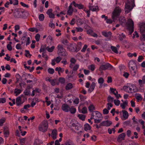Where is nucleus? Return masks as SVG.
<instances>
[{
    "mask_svg": "<svg viewBox=\"0 0 145 145\" xmlns=\"http://www.w3.org/2000/svg\"><path fill=\"white\" fill-rule=\"evenodd\" d=\"M134 0H127V3H125V12L126 13H128L132 10L134 7Z\"/></svg>",
    "mask_w": 145,
    "mask_h": 145,
    "instance_id": "nucleus-1",
    "label": "nucleus"
},
{
    "mask_svg": "<svg viewBox=\"0 0 145 145\" xmlns=\"http://www.w3.org/2000/svg\"><path fill=\"white\" fill-rule=\"evenodd\" d=\"M57 54L60 56H65L67 55L65 49L63 48V45L59 44L57 46Z\"/></svg>",
    "mask_w": 145,
    "mask_h": 145,
    "instance_id": "nucleus-2",
    "label": "nucleus"
},
{
    "mask_svg": "<svg viewBox=\"0 0 145 145\" xmlns=\"http://www.w3.org/2000/svg\"><path fill=\"white\" fill-rule=\"evenodd\" d=\"M24 12V11H22L21 9H19L14 11V16L16 18H24L26 17Z\"/></svg>",
    "mask_w": 145,
    "mask_h": 145,
    "instance_id": "nucleus-3",
    "label": "nucleus"
},
{
    "mask_svg": "<svg viewBox=\"0 0 145 145\" xmlns=\"http://www.w3.org/2000/svg\"><path fill=\"white\" fill-rule=\"evenodd\" d=\"M48 123L47 121H43L39 125L38 128L39 131L43 132H46L47 130Z\"/></svg>",
    "mask_w": 145,
    "mask_h": 145,
    "instance_id": "nucleus-4",
    "label": "nucleus"
},
{
    "mask_svg": "<svg viewBox=\"0 0 145 145\" xmlns=\"http://www.w3.org/2000/svg\"><path fill=\"white\" fill-rule=\"evenodd\" d=\"M126 25L127 29L129 31V33L131 34L134 31V22L130 18L128 19V21L126 23Z\"/></svg>",
    "mask_w": 145,
    "mask_h": 145,
    "instance_id": "nucleus-5",
    "label": "nucleus"
},
{
    "mask_svg": "<svg viewBox=\"0 0 145 145\" xmlns=\"http://www.w3.org/2000/svg\"><path fill=\"white\" fill-rule=\"evenodd\" d=\"M121 10L119 7H116L112 13V18L113 19H116L119 16Z\"/></svg>",
    "mask_w": 145,
    "mask_h": 145,
    "instance_id": "nucleus-6",
    "label": "nucleus"
},
{
    "mask_svg": "<svg viewBox=\"0 0 145 145\" xmlns=\"http://www.w3.org/2000/svg\"><path fill=\"white\" fill-rule=\"evenodd\" d=\"M112 67H113L112 65L109 63H107L101 65L99 68V70L102 71L106 69L111 70Z\"/></svg>",
    "mask_w": 145,
    "mask_h": 145,
    "instance_id": "nucleus-7",
    "label": "nucleus"
},
{
    "mask_svg": "<svg viewBox=\"0 0 145 145\" xmlns=\"http://www.w3.org/2000/svg\"><path fill=\"white\" fill-rule=\"evenodd\" d=\"M76 48V44H70L69 45H67V48L70 51L77 52Z\"/></svg>",
    "mask_w": 145,
    "mask_h": 145,
    "instance_id": "nucleus-8",
    "label": "nucleus"
},
{
    "mask_svg": "<svg viewBox=\"0 0 145 145\" xmlns=\"http://www.w3.org/2000/svg\"><path fill=\"white\" fill-rule=\"evenodd\" d=\"M70 108L68 105L64 104L62 105L61 109L63 111L67 112L69 111Z\"/></svg>",
    "mask_w": 145,
    "mask_h": 145,
    "instance_id": "nucleus-9",
    "label": "nucleus"
},
{
    "mask_svg": "<svg viewBox=\"0 0 145 145\" xmlns=\"http://www.w3.org/2000/svg\"><path fill=\"white\" fill-rule=\"evenodd\" d=\"M111 121L109 120L105 121H102L100 123V125L102 126H109L112 124Z\"/></svg>",
    "mask_w": 145,
    "mask_h": 145,
    "instance_id": "nucleus-10",
    "label": "nucleus"
},
{
    "mask_svg": "<svg viewBox=\"0 0 145 145\" xmlns=\"http://www.w3.org/2000/svg\"><path fill=\"white\" fill-rule=\"evenodd\" d=\"M125 136V134L124 133H123L120 134L117 139V140L119 142H121L122 140H124V138Z\"/></svg>",
    "mask_w": 145,
    "mask_h": 145,
    "instance_id": "nucleus-11",
    "label": "nucleus"
},
{
    "mask_svg": "<svg viewBox=\"0 0 145 145\" xmlns=\"http://www.w3.org/2000/svg\"><path fill=\"white\" fill-rule=\"evenodd\" d=\"M129 89L131 93L136 92L138 90L137 88L134 85H131L130 87L129 86Z\"/></svg>",
    "mask_w": 145,
    "mask_h": 145,
    "instance_id": "nucleus-12",
    "label": "nucleus"
},
{
    "mask_svg": "<svg viewBox=\"0 0 145 145\" xmlns=\"http://www.w3.org/2000/svg\"><path fill=\"white\" fill-rule=\"evenodd\" d=\"M46 14L48 15L50 18H55V15L52 13V9L50 8L48 9L46 12Z\"/></svg>",
    "mask_w": 145,
    "mask_h": 145,
    "instance_id": "nucleus-13",
    "label": "nucleus"
},
{
    "mask_svg": "<svg viewBox=\"0 0 145 145\" xmlns=\"http://www.w3.org/2000/svg\"><path fill=\"white\" fill-rule=\"evenodd\" d=\"M138 82L139 85L141 87L143 86V84H145V75L142 77V80L139 79Z\"/></svg>",
    "mask_w": 145,
    "mask_h": 145,
    "instance_id": "nucleus-14",
    "label": "nucleus"
},
{
    "mask_svg": "<svg viewBox=\"0 0 145 145\" xmlns=\"http://www.w3.org/2000/svg\"><path fill=\"white\" fill-rule=\"evenodd\" d=\"M102 35L106 37H110L112 35V33L110 31L107 32L106 31H103L102 33Z\"/></svg>",
    "mask_w": 145,
    "mask_h": 145,
    "instance_id": "nucleus-15",
    "label": "nucleus"
},
{
    "mask_svg": "<svg viewBox=\"0 0 145 145\" xmlns=\"http://www.w3.org/2000/svg\"><path fill=\"white\" fill-rule=\"evenodd\" d=\"M72 3H71L69 7V9L67 12V14L69 15H71L72 14L73 11V9L72 6Z\"/></svg>",
    "mask_w": 145,
    "mask_h": 145,
    "instance_id": "nucleus-16",
    "label": "nucleus"
},
{
    "mask_svg": "<svg viewBox=\"0 0 145 145\" xmlns=\"http://www.w3.org/2000/svg\"><path fill=\"white\" fill-rule=\"evenodd\" d=\"M95 86V83L94 82H93L91 84L90 88L88 90V91L91 93L93 91L94 89Z\"/></svg>",
    "mask_w": 145,
    "mask_h": 145,
    "instance_id": "nucleus-17",
    "label": "nucleus"
},
{
    "mask_svg": "<svg viewBox=\"0 0 145 145\" xmlns=\"http://www.w3.org/2000/svg\"><path fill=\"white\" fill-rule=\"evenodd\" d=\"M57 133V131L56 129L53 130L52 131V136L54 140L56 138Z\"/></svg>",
    "mask_w": 145,
    "mask_h": 145,
    "instance_id": "nucleus-18",
    "label": "nucleus"
},
{
    "mask_svg": "<svg viewBox=\"0 0 145 145\" xmlns=\"http://www.w3.org/2000/svg\"><path fill=\"white\" fill-rule=\"evenodd\" d=\"M16 104L18 106L21 105L22 104L21 98L20 96L18 97L16 99Z\"/></svg>",
    "mask_w": 145,
    "mask_h": 145,
    "instance_id": "nucleus-19",
    "label": "nucleus"
},
{
    "mask_svg": "<svg viewBox=\"0 0 145 145\" xmlns=\"http://www.w3.org/2000/svg\"><path fill=\"white\" fill-rule=\"evenodd\" d=\"M122 112H123V117L125 119V120L127 119L129 116V114L127 112L123 110Z\"/></svg>",
    "mask_w": 145,
    "mask_h": 145,
    "instance_id": "nucleus-20",
    "label": "nucleus"
},
{
    "mask_svg": "<svg viewBox=\"0 0 145 145\" xmlns=\"http://www.w3.org/2000/svg\"><path fill=\"white\" fill-rule=\"evenodd\" d=\"M142 34V35L140 36V40L141 41L145 40V29L144 30H140Z\"/></svg>",
    "mask_w": 145,
    "mask_h": 145,
    "instance_id": "nucleus-21",
    "label": "nucleus"
},
{
    "mask_svg": "<svg viewBox=\"0 0 145 145\" xmlns=\"http://www.w3.org/2000/svg\"><path fill=\"white\" fill-rule=\"evenodd\" d=\"M129 66L130 68H132L133 66L134 67H136V64L133 61H130L129 63Z\"/></svg>",
    "mask_w": 145,
    "mask_h": 145,
    "instance_id": "nucleus-22",
    "label": "nucleus"
},
{
    "mask_svg": "<svg viewBox=\"0 0 145 145\" xmlns=\"http://www.w3.org/2000/svg\"><path fill=\"white\" fill-rule=\"evenodd\" d=\"M73 85L71 83H69L67 84L65 87V89L67 90L71 89L73 88Z\"/></svg>",
    "mask_w": 145,
    "mask_h": 145,
    "instance_id": "nucleus-23",
    "label": "nucleus"
},
{
    "mask_svg": "<svg viewBox=\"0 0 145 145\" xmlns=\"http://www.w3.org/2000/svg\"><path fill=\"white\" fill-rule=\"evenodd\" d=\"M4 133L5 135L6 136V137H7L9 135V132L8 129V128L7 127H5L3 128Z\"/></svg>",
    "mask_w": 145,
    "mask_h": 145,
    "instance_id": "nucleus-24",
    "label": "nucleus"
},
{
    "mask_svg": "<svg viewBox=\"0 0 145 145\" xmlns=\"http://www.w3.org/2000/svg\"><path fill=\"white\" fill-rule=\"evenodd\" d=\"M95 117L96 118H99L102 117V114L98 111H95Z\"/></svg>",
    "mask_w": 145,
    "mask_h": 145,
    "instance_id": "nucleus-25",
    "label": "nucleus"
},
{
    "mask_svg": "<svg viewBox=\"0 0 145 145\" xmlns=\"http://www.w3.org/2000/svg\"><path fill=\"white\" fill-rule=\"evenodd\" d=\"M16 83H18L20 81V80H22V78L18 74H16Z\"/></svg>",
    "mask_w": 145,
    "mask_h": 145,
    "instance_id": "nucleus-26",
    "label": "nucleus"
},
{
    "mask_svg": "<svg viewBox=\"0 0 145 145\" xmlns=\"http://www.w3.org/2000/svg\"><path fill=\"white\" fill-rule=\"evenodd\" d=\"M119 21L121 25L124 24L125 22V19L123 17H121L119 18Z\"/></svg>",
    "mask_w": 145,
    "mask_h": 145,
    "instance_id": "nucleus-27",
    "label": "nucleus"
},
{
    "mask_svg": "<svg viewBox=\"0 0 145 145\" xmlns=\"http://www.w3.org/2000/svg\"><path fill=\"white\" fill-rule=\"evenodd\" d=\"M84 129L86 131L90 130L91 127L90 126L88 123H86L85 124L84 127Z\"/></svg>",
    "mask_w": 145,
    "mask_h": 145,
    "instance_id": "nucleus-28",
    "label": "nucleus"
},
{
    "mask_svg": "<svg viewBox=\"0 0 145 145\" xmlns=\"http://www.w3.org/2000/svg\"><path fill=\"white\" fill-rule=\"evenodd\" d=\"M82 43L80 42H78L77 44V46H76V49L77 52L79 51L81 48Z\"/></svg>",
    "mask_w": 145,
    "mask_h": 145,
    "instance_id": "nucleus-29",
    "label": "nucleus"
},
{
    "mask_svg": "<svg viewBox=\"0 0 145 145\" xmlns=\"http://www.w3.org/2000/svg\"><path fill=\"white\" fill-rule=\"evenodd\" d=\"M111 49L113 52L116 54H118V52L116 47L112 46H111Z\"/></svg>",
    "mask_w": 145,
    "mask_h": 145,
    "instance_id": "nucleus-30",
    "label": "nucleus"
},
{
    "mask_svg": "<svg viewBox=\"0 0 145 145\" xmlns=\"http://www.w3.org/2000/svg\"><path fill=\"white\" fill-rule=\"evenodd\" d=\"M140 30H144L145 29V23H142L140 24Z\"/></svg>",
    "mask_w": 145,
    "mask_h": 145,
    "instance_id": "nucleus-31",
    "label": "nucleus"
},
{
    "mask_svg": "<svg viewBox=\"0 0 145 145\" xmlns=\"http://www.w3.org/2000/svg\"><path fill=\"white\" fill-rule=\"evenodd\" d=\"M89 10L93 11H96L98 8V6H96L95 8H94L93 6H91V5L89 6Z\"/></svg>",
    "mask_w": 145,
    "mask_h": 145,
    "instance_id": "nucleus-32",
    "label": "nucleus"
},
{
    "mask_svg": "<svg viewBox=\"0 0 145 145\" xmlns=\"http://www.w3.org/2000/svg\"><path fill=\"white\" fill-rule=\"evenodd\" d=\"M55 70L56 71H57L58 72H60L62 73L64 71V69L63 68H61L59 67H57L56 68Z\"/></svg>",
    "mask_w": 145,
    "mask_h": 145,
    "instance_id": "nucleus-33",
    "label": "nucleus"
},
{
    "mask_svg": "<svg viewBox=\"0 0 145 145\" xmlns=\"http://www.w3.org/2000/svg\"><path fill=\"white\" fill-rule=\"evenodd\" d=\"M114 98L112 97L110 95H109L107 98V101L108 103H112L114 101Z\"/></svg>",
    "mask_w": 145,
    "mask_h": 145,
    "instance_id": "nucleus-34",
    "label": "nucleus"
},
{
    "mask_svg": "<svg viewBox=\"0 0 145 145\" xmlns=\"http://www.w3.org/2000/svg\"><path fill=\"white\" fill-rule=\"evenodd\" d=\"M125 36L124 35L123 33H122L121 35H120V36L119 37V39L121 41H122L123 40V39H125Z\"/></svg>",
    "mask_w": 145,
    "mask_h": 145,
    "instance_id": "nucleus-35",
    "label": "nucleus"
},
{
    "mask_svg": "<svg viewBox=\"0 0 145 145\" xmlns=\"http://www.w3.org/2000/svg\"><path fill=\"white\" fill-rule=\"evenodd\" d=\"M55 48L54 46H52L51 48H49L48 46L47 47L46 49L49 52H52L53 51Z\"/></svg>",
    "mask_w": 145,
    "mask_h": 145,
    "instance_id": "nucleus-36",
    "label": "nucleus"
},
{
    "mask_svg": "<svg viewBox=\"0 0 145 145\" xmlns=\"http://www.w3.org/2000/svg\"><path fill=\"white\" fill-rule=\"evenodd\" d=\"M69 111L71 114H73L76 112V109L75 108L72 106L71 108H70Z\"/></svg>",
    "mask_w": 145,
    "mask_h": 145,
    "instance_id": "nucleus-37",
    "label": "nucleus"
},
{
    "mask_svg": "<svg viewBox=\"0 0 145 145\" xmlns=\"http://www.w3.org/2000/svg\"><path fill=\"white\" fill-rule=\"evenodd\" d=\"M78 117L80 119L84 121L85 120L86 116L83 114H80L78 115Z\"/></svg>",
    "mask_w": 145,
    "mask_h": 145,
    "instance_id": "nucleus-38",
    "label": "nucleus"
},
{
    "mask_svg": "<svg viewBox=\"0 0 145 145\" xmlns=\"http://www.w3.org/2000/svg\"><path fill=\"white\" fill-rule=\"evenodd\" d=\"M88 109L90 112H93L95 110V108L93 105H91L88 107Z\"/></svg>",
    "mask_w": 145,
    "mask_h": 145,
    "instance_id": "nucleus-39",
    "label": "nucleus"
},
{
    "mask_svg": "<svg viewBox=\"0 0 145 145\" xmlns=\"http://www.w3.org/2000/svg\"><path fill=\"white\" fill-rule=\"evenodd\" d=\"M65 144V145H74L73 142L70 140H67Z\"/></svg>",
    "mask_w": 145,
    "mask_h": 145,
    "instance_id": "nucleus-40",
    "label": "nucleus"
},
{
    "mask_svg": "<svg viewBox=\"0 0 145 145\" xmlns=\"http://www.w3.org/2000/svg\"><path fill=\"white\" fill-rule=\"evenodd\" d=\"M140 48L142 50L145 52V44L144 43H142L139 45Z\"/></svg>",
    "mask_w": 145,
    "mask_h": 145,
    "instance_id": "nucleus-41",
    "label": "nucleus"
},
{
    "mask_svg": "<svg viewBox=\"0 0 145 145\" xmlns=\"http://www.w3.org/2000/svg\"><path fill=\"white\" fill-rule=\"evenodd\" d=\"M44 16L43 14H40L39 16V19L40 21H43L44 19Z\"/></svg>",
    "mask_w": 145,
    "mask_h": 145,
    "instance_id": "nucleus-42",
    "label": "nucleus"
},
{
    "mask_svg": "<svg viewBox=\"0 0 145 145\" xmlns=\"http://www.w3.org/2000/svg\"><path fill=\"white\" fill-rule=\"evenodd\" d=\"M21 92V90L20 89H16L14 91V93L16 94V95L18 96Z\"/></svg>",
    "mask_w": 145,
    "mask_h": 145,
    "instance_id": "nucleus-43",
    "label": "nucleus"
},
{
    "mask_svg": "<svg viewBox=\"0 0 145 145\" xmlns=\"http://www.w3.org/2000/svg\"><path fill=\"white\" fill-rule=\"evenodd\" d=\"M61 42L63 43L64 45L67 46V45H68L67 43H68V40L67 39H64L63 40L61 41Z\"/></svg>",
    "mask_w": 145,
    "mask_h": 145,
    "instance_id": "nucleus-44",
    "label": "nucleus"
},
{
    "mask_svg": "<svg viewBox=\"0 0 145 145\" xmlns=\"http://www.w3.org/2000/svg\"><path fill=\"white\" fill-rule=\"evenodd\" d=\"M30 91L28 89H26L24 91V94L26 95H30Z\"/></svg>",
    "mask_w": 145,
    "mask_h": 145,
    "instance_id": "nucleus-45",
    "label": "nucleus"
},
{
    "mask_svg": "<svg viewBox=\"0 0 145 145\" xmlns=\"http://www.w3.org/2000/svg\"><path fill=\"white\" fill-rule=\"evenodd\" d=\"M114 102L116 105L118 106L120 104V102L118 100H114Z\"/></svg>",
    "mask_w": 145,
    "mask_h": 145,
    "instance_id": "nucleus-46",
    "label": "nucleus"
},
{
    "mask_svg": "<svg viewBox=\"0 0 145 145\" xmlns=\"http://www.w3.org/2000/svg\"><path fill=\"white\" fill-rule=\"evenodd\" d=\"M88 68L91 71H93L95 70V66L94 65L92 64L88 66Z\"/></svg>",
    "mask_w": 145,
    "mask_h": 145,
    "instance_id": "nucleus-47",
    "label": "nucleus"
},
{
    "mask_svg": "<svg viewBox=\"0 0 145 145\" xmlns=\"http://www.w3.org/2000/svg\"><path fill=\"white\" fill-rule=\"evenodd\" d=\"M48 73L51 74H53L54 72V70L52 68H49L48 70Z\"/></svg>",
    "mask_w": 145,
    "mask_h": 145,
    "instance_id": "nucleus-48",
    "label": "nucleus"
},
{
    "mask_svg": "<svg viewBox=\"0 0 145 145\" xmlns=\"http://www.w3.org/2000/svg\"><path fill=\"white\" fill-rule=\"evenodd\" d=\"M129 89V86H124L123 87V89L126 92L128 93H130V92L129 90L128 89Z\"/></svg>",
    "mask_w": 145,
    "mask_h": 145,
    "instance_id": "nucleus-49",
    "label": "nucleus"
},
{
    "mask_svg": "<svg viewBox=\"0 0 145 145\" xmlns=\"http://www.w3.org/2000/svg\"><path fill=\"white\" fill-rule=\"evenodd\" d=\"M59 81L62 84L64 83L65 82V79L61 77L59 78Z\"/></svg>",
    "mask_w": 145,
    "mask_h": 145,
    "instance_id": "nucleus-50",
    "label": "nucleus"
},
{
    "mask_svg": "<svg viewBox=\"0 0 145 145\" xmlns=\"http://www.w3.org/2000/svg\"><path fill=\"white\" fill-rule=\"evenodd\" d=\"M82 113L83 114H86L87 113V109L86 107H84L82 109Z\"/></svg>",
    "mask_w": 145,
    "mask_h": 145,
    "instance_id": "nucleus-51",
    "label": "nucleus"
},
{
    "mask_svg": "<svg viewBox=\"0 0 145 145\" xmlns=\"http://www.w3.org/2000/svg\"><path fill=\"white\" fill-rule=\"evenodd\" d=\"M55 61L57 63H59L62 59V58L60 56L57 57L56 59H54Z\"/></svg>",
    "mask_w": 145,
    "mask_h": 145,
    "instance_id": "nucleus-52",
    "label": "nucleus"
},
{
    "mask_svg": "<svg viewBox=\"0 0 145 145\" xmlns=\"http://www.w3.org/2000/svg\"><path fill=\"white\" fill-rule=\"evenodd\" d=\"M40 37V35L39 33L35 35V38L37 42H38L39 40Z\"/></svg>",
    "mask_w": 145,
    "mask_h": 145,
    "instance_id": "nucleus-53",
    "label": "nucleus"
},
{
    "mask_svg": "<svg viewBox=\"0 0 145 145\" xmlns=\"http://www.w3.org/2000/svg\"><path fill=\"white\" fill-rule=\"evenodd\" d=\"M104 80L101 77L98 80V82L99 84H102L103 83Z\"/></svg>",
    "mask_w": 145,
    "mask_h": 145,
    "instance_id": "nucleus-54",
    "label": "nucleus"
},
{
    "mask_svg": "<svg viewBox=\"0 0 145 145\" xmlns=\"http://www.w3.org/2000/svg\"><path fill=\"white\" fill-rule=\"evenodd\" d=\"M31 106V105L29 104H27L25 105L24 106V109L26 110H28V108H29Z\"/></svg>",
    "mask_w": 145,
    "mask_h": 145,
    "instance_id": "nucleus-55",
    "label": "nucleus"
},
{
    "mask_svg": "<svg viewBox=\"0 0 145 145\" xmlns=\"http://www.w3.org/2000/svg\"><path fill=\"white\" fill-rule=\"evenodd\" d=\"M25 55L26 57H28L29 56L30 57L31 56V55L30 54L28 50H25Z\"/></svg>",
    "mask_w": 145,
    "mask_h": 145,
    "instance_id": "nucleus-56",
    "label": "nucleus"
},
{
    "mask_svg": "<svg viewBox=\"0 0 145 145\" xmlns=\"http://www.w3.org/2000/svg\"><path fill=\"white\" fill-rule=\"evenodd\" d=\"M79 67V65H76L73 68V70L74 71H76Z\"/></svg>",
    "mask_w": 145,
    "mask_h": 145,
    "instance_id": "nucleus-57",
    "label": "nucleus"
},
{
    "mask_svg": "<svg viewBox=\"0 0 145 145\" xmlns=\"http://www.w3.org/2000/svg\"><path fill=\"white\" fill-rule=\"evenodd\" d=\"M108 112V110L106 108L104 109L103 110V113L104 114H107Z\"/></svg>",
    "mask_w": 145,
    "mask_h": 145,
    "instance_id": "nucleus-58",
    "label": "nucleus"
},
{
    "mask_svg": "<svg viewBox=\"0 0 145 145\" xmlns=\"http://www.w3.org/2000/svg\"><path fill=\"white\" fill-rule=\"evenodd\" d=\"M128 55L129 57H131L133 56L135 57H136L137 56V54L136 53H134L133 54H131L129 53H128Z\"/></svg>",
    "mask_w": 145,
    "mask_h": 145,
    "instance_id": "nucleus-59",
    "label": "nucleus"
},
{
    "mask_svg": "<svg viewBox=\"0 0 145 145\" xmlns=\"http://www.w3.org/2000/svg\"><path fill=\"white\" fill-rule=\"evenodd\" d=\"M77 22L79 23L80 25H82L84 23V22L81 19H78L77 20Z\"/></svg>",
    "mask_w": 145,
    "mask_h": 145,
    "instance_id": "nucleus-60",
    "label": "nucleus"
},
{
    "mask_svg": "<svg viewBox=\"0 0 145 145\" xmlns=\"http://www.w3.org/2000/svg\"><path fill=\"white\" fill-rule=\"evenodd\" d=\"M131 73L132 75L134 76L135 75L136 73V71L135 70H131Z\"/></svg>",
    "mask_w": 145,
    "mask_h": 145,
    "instance_id": "nucleus-61",
    "label": "nucleus"
},
{
    "mask_svg": "<svg viewBox=\"0 0 145 145\" xmlns=\"http://www.w3.org/2000/svg\"><path fill=\"white\" fill-rule=\"evenodd\" d=\"M79 99L78 98H76L74 100L73 102L76 104H78L79 103Z\"/></svg>",
    "mask_w": 145,
    "mask_h": 145,
    "instance_id": "nucleus-62",
    "label": "nucleus"
},
{
    "mask_svg": "<svg viewBox=\"0 0 145 145\" xmlns=\"http://www.w3.org/2000/svg\"><path fill=\"white\" fill-rule=\"evenodd\" d=\"M7 48L8 50L9 51H11L12 49V47L10 44H8L7 45Z\"/></svg>",
    "mask_w": 145,
    "mask_h": 145,
    "instance_id": "nucleus-63",
    "label": "nucleus"
},
{
    "mask_svg": "<svg viewBox=\"0 0 145 145\" xmlns=\"http://www.w3.org/2000/svg\"><path fill=\"white\" fill-rule=\"evenodd\" d=\"M143 59L144 58L142 56H139L138 57V61L139 62H141Z\"/></svg>",
    "mask_w": 145,
    "mask_h": 145,
    "instance_id": "nucleus-64",
    "label": "nucleus"
}]
</instances>
